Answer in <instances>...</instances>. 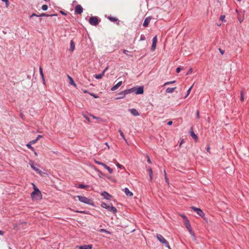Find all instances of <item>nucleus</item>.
Listing matches in <instances>:
<instances>
[{"label": "nucleus", "mask_w": 249, "mask_h": 249, "mask_svg": "<svg viewBox=\"0 0 249 249\" xmlns=\"http://www.w3.org/2000/svg\"><path fill=\"white\" fill-rule=\"evenodd\" d=\"M176 89V87H174V88H168L167 89H166L165 91L166 93H171L174 92V91L175 90V89Z\"/></svg>", "instance_id": "24"}, {"label": "nucleus", "mask_w": 249, "mask_h": 249, "mask_svg": "<svg viewBox=\"0 0 249 249\" xmlns=\"http://www.w3.org/2000/svg\"><path fill=\"white\" fill-rule=\"evenodd\" d=\"M125 195L127 196H132L133 194L130 192L127 188H125L124 190Z\"/></svg>", "instance_id": "21"}, {"label": "nucleus", "mask_w": 249, "mask_h": 249, "mask_svg": "<svg viewBox=\"0 0 249 249\" xmlns=\"http://www.w3.org/2000/svg\"><path fill=\"white\" fill-rule=\"evenodd\" d=\"M92 117H93L94 119H100V118H98V117H95V116H93V115H92Z\"/></svg>", "instance_id": "62"}, {"label": "nucleus", "mask_w": 249, "mask_h": 249, "mask_svg": "<svg viewBox=\"0 0 249 249\" xmlns=\"http://www.w3.org/2000/svg\"><path fill=\"white\" fill-rule=\"evenodd\" d=\"M207 151L208 152H209V151H210V147H209V146H208V147L207 148Z\"/></svg>", "instance_id": "64"}, {"label": "nucleus", "mask_w": 249, "mask_h": 249, "mask_svg": "<svg viewBox=\"0 0 249 249\" xmlns=\"http://www.w3.org/2000/svg\"><path fill=\"white\" fill-rule=\"evenodd\" d=\"M225 16L224 15H221L220 17V20L222 21L225 22L226 20H225Z\"/></svg>", "instance_id": "35"}, {"label": "nucleus", "mask_w": 249, "mask_h": 249, "mask_svg": "<svg viewBox=\"0 0 249 249\" xmlns=\"http://www.w3.org/2000/svg\"><path fill=\"white\" fill-rule=\"evenodd\" d=\"M129 111L133 115L135 116H137L140 115L139 112L135 108L130 109Z\"/></svg>", "instance_id": "17"}, {"label": "nucleus", "mask_w": 249, "mask_h": 249, "mask_svg": "<svg viewBox=\"0 0 249 249\" xmlns=\"http://www.w3.org/2000/svg\"><path fill=\"white\" fill-rule=\"evenodd\" d=\"M122 84V81L119 82L117 84H116L115 85H114L113 87L111 88V90L112 91L116 90L119 87H120L121 86Z\"/></svg>", "instance_id": "18"}, {"label": "nucleus", "mask_w": 249, "mask_h": 249, "mask_svg": "<svg viewBox=\"0 0 249 249\" xmlns=\"http://www.w3.org/2000/svg\"><path fill=\"white\" fill-rule=\"evenodd\" d=\"M193 72V69L192 68H190L188 71H187L186 75H189L191 74Z\"/></svg>", "instance_id": "39"}, {"label": "nucleus", "mask_w": 249, "mask_h": 249, "mask_svg": "<svg viewBox=\"0 0 249 249\" xmlns=\"http://www.w3.org/2000/svg\"><path fill=\"white\" fill-rule=\"evenodd\" d=\"M38 16H39V15H37L36 13H33V14H32L31 15L30 18H32L33 17H38Z\"/></svg>", "instance_id": "50"}, {"label": "nucleus", "mask_w": 249, "mask_h": 249, "mask_svg": "<svg viewBox=\"0 0 249 249\" xmlns=\"http://www.w3.org/2000/svg\"><path fill=\"white\" fill-rule=\"evenodd\" d=\"M157 238L158 240L163 244L165 247L170 249V247L169 245L168 242L160 234H157L156 235Z\"/></svg>", "instance_id": "4"}, {"label": "nucleus", "mask_w": 249, "mask_h": 249, "mask_svg": "<svg viewBox=\"0 0 249 249\" xmlns=\"http://www.w3.org/2000/svg\"><path fill=\"white\" fill-rule=\"evenodd\" d=\"M89 23L93 26H96L98 24L99 21L97 17H92L89 19Z\"/></svg>", "instance_id": "6"}, {"label": "nucleus", "mask_w": 249, "mask_h": 249, "mask_svg": "<svg viewBox=\"0 0 249 249\" xmlns=\"http://www.w3.org/2000/svg\"><path fill=\"white\" fill-rule=\"evenodd\" d=\"M108 19L111 22H117V24H118V25L119 24V21L118 20V19L116 17H112V16H110L108 17Z\"/></svg>", "instance_id": "16"}, {"label": "nucleus", "mask_w": 249, "mask_h": 249, "mask_svg": "<svg viewBox=\"0 0 249 249\" xmlns=\"http://www.w3.org/2000/svg\"><path fill=\"white\" fill-rule=\"evenodd\" d=\"M173 122L172 121H170L167 123V124L169 125H170L172 124Z\"/></svg>", "instance_id": "60"}, {"label": "nucleus", "mask_w": 249, "mask_h": 249, "mask_svg": "<svg viewBox=\"0 0 249 249\" xmlns=\"http://www.w3.org/2000/svg\"><path fill=\"white\" fill-rule=\"evenodd\" d=\"M136 89L135 93L136 94H142L143 93V87L142 86H140L138 88L135 87Z\"/></svg>", "instance_id": "8"}, {"label": "nucleus", "mask_w": 249, "mask_h": 249, "mask_svg": "<svg viewBox=\"0 0 249 249\" xmlns=\"http://www.w3.org/2000/svg\"><path fill=\"white\" fill-rule=\"evenodd\" d=\"M175 81H170V82H167L166 83H165L164 85H168V84H173L174 83H175Z\"/></svg>", "instance_id": "44"}, {"label": "nucleus", "mask_w": 249, "mask_h": 249, "mask_svg": "<svg viewBox=\"0 0 249 249\" xmlns=\"http://www.w3.org/2000/svg\"><path fill=\"white\" fill-rule=\"evenodd\" d=\"M75 49V43L73 40L71 41L70 51L73 52Z\"/></svg>", "instance_id": "23"}, {"label": "nucleus", "mask_w": 249, "mask_h": 249, "mask_svg": "<svg viewBox=\"0 0 249 249\" xmlns=\"http://www.w3.org/2000/svg\"><path fill=\"white\" fill-rule=\"evenodd\" d=\"M60 13L63 15H66L67 14L66 13H65L64 11H60Z\"/></svg>", "instance_id": "57"}, {"label": "nucleus", "mask_w": 249, "mask_h": 249, "mask_svg": "<svg viewBox=\"0 0 249 249\" xmlns=\"http://www.w3.org/2000/svg\"><path fill=\"white\" fill-rule=\"evenodd\" d=\"M119 132L121 136L122 137V138L126 142H127V141H126V140L125 138V136H124L123 132H122V131L121 129H119Z\"/></svg>", "instance_id": "27"}, {"label": "nucleus", "mask_w": 249, "mask_h": 249, "mask_svg": "<svg viewBox=\"0 0 249 249\" xmlns=\"http://www.w3.org/2000/svg\"><path fill=\"white\" fill-rule=\"evenodd\" d=\"M48 5L46 4H44L42 6L41 9L43 11H46L48 9Z\"/></svg>", "instance_id": "31"}, {"label": "nucleus", "mask_w": 249, "mask_h": 249, "mask_svg": "<svg viewBox=\"0 0 249 249\" xmlns=\"http://www.w3.org/2000/svg\"><path fill=\"white\" fill-rule=\"evenodd\" d=\"M149 177H150V181H152V178H153V174H149Z\"/></svg>", "instance_id": "53"}, {"label": "nucleus", "mask_w": 249, "mask_h": 249, "mask_svg": "<svg viewBox=\"0 0 249 249\" xmlns=\"http://www.w3.org/2000/svg\"><path fill=\"white\" fill-rule=\"evenodd\" d=\"M43 136L42 135H38L37 137H36V139L37 140H38L40 138H42Z\"/></svg>", "instance_id": "58"}, {"label": "nucleus", "mask_w": 249, "mask_h": 249, "mask_svg": "<svg viewBox=\"0 0 249 249\" xmlns=\"http://www.w3.org/2000/svg\"><path fill=\"white\" fill-rule=\"evenodd\" d=\"M185 226H186V228L187 229V230L189 231V232L191 234H193L192 230V228H191V225H190V224L189 223V221L185 223Z\"/></svg>", "instance_id": "19"}, {"label": "nucleus", "mask_w": 249, "mask_h": 249, "mask_svg": "<svg viewBox=\"0 0 249 249\" xmlns=\"http://www.w3.org/2000/svg\"><path fill=\"white\" fill-rule=\"evenodd\" d=\"M240 95H241V101L242 102H243L244 101V95H243V91H242L240 93Z\"/></svg>", "instance_id": "37"}, {"label": "nucleus", "mask_w": 249, "mask_h": 249, "mask_svg": "<svg viewBox=\"0 0 249 249\" xmlns=\"http://www.w3.org/2000/svg\"><path fill=\"white\" fill-rule=\"evenodd\" d=\"M183 141H184V140H182L180 142V143H179V146H181V145L182 144V143L183 142Z\"/></svg>", "instance_id": "63"}, {"label": "nucleus", "mask_w": 249, "mask_h": 249, "mask_svg": "<svg viewBox=\"0 0 249 249\" xmlns=\"http://www.w3.org/2000/svg\"><path fill=\"white\" fill-rule=\"evenodd\" d=\"M191 209L194 212H195L198 215H199L202 218L205 219V213L200 209L196 208L194 206L192 207Z\"/></svg>", "instance_id": "5"}, {"label": "nucleus", "mask_w": 249, "mask_h": 249, "mask_svg": "<svg viewBox=\"0 0 249 249\" xmlns=\"http://www.w3.org/2000/svg\"><path fill=\"white\" fill-rule=\"evenodd\" d=\"M181 71V68L180 67H178L176 69V71L178 73H179Z\"/></svg>", "instance_id": "51"}, {"label": "nucleus", "mask_w": 249, "mask_h": 249, "mask_svg": "<svg viewBox=\"0 0 249 249\" xmlns=\"http://www.w3.org/2000/svg\"><path fill=\"white\" fill-rule=\"evenodd\" d=\"M151 18L150 17H147L146 18H145L144 22L143 23V26L144 27H146L148 25V24L151 20Z\"/></svg>", "instance_id": "15"}, {"label": "nucleus", "mask_w": 249, "mask_h": 249, "mask_svg": "<svg viewBox=\"0 0 249 249\" xmlns=\"http://www.w3.org/2000/svg\"><path fill=\"white\" fill-rule=\"evenodd\" d=\"M57 14H47L46 13H42L40 15H39L38 17H53V16H57Z\"/></svg>", "instance_id": "20"}, {"label": "nucleus", "mask_w": 249, "mask_h": 249, "mask_svg": "<svg viewBox=\"0 0 249 249\" xmlns=\"http://www.w3.org/2000/svg\"><path fill=\"white\" fill-rule=\"evenodd\" d=\"M41 78L42 79V81L43 82V83L45 84V78L44 75L41 76Z\"/></svg>", "instance_id": "59"}, {"label": "nucleus", "mask_w": 249, "mask_h": 249, "mask_svg": "<svg viewBox=\"0 0 249 249\" xmlns=\"http://www.w3.org/2000/svg\"><path fill=\"white\" fill-rule=\"evenodd\" d=\"M116 165H117V166L118 167H119V168H121V169H122V168H124V167L122 165H121L120 164H119V163H117L116 164Z\"/></svg>", "instance_id": "48"}, {"label": "nucleus", "mask_w": 249, "mask_h": 249, "mask_svg": "<svg viewBox=\"0 0 249 249\" xmlns=\"http://www.w3.org/2000/svg\"><path fill=\"white\" fill-rule=\"evenodd\" d=\"M69 79H70V83L71 85L74 86L75 87H76V85L74 82L73 79L69 75H68Z\"/></svg>", "instance_id": "25"}, {"label": "nucleus", "mask_w": 249, "mask_h": 249, "mask_svg": "<svg viewBox=\"0 0 249 249\" xmlns=\"http://www.w3.org/2000/svg\"><path fill=\"white\" fill-rule=\"evenodd\" d=\"M190 135L193 137V138L195 140H197L198 137L197 135L194 133L193 130V128H192L191 130L190 131Z\"/></svg>", "instance_id": "22"}, {"label": "nucleus", "mask_w": 249, "mask_h": 249, "mask_svg": "<svg viewBox=\"0 0 249 249\" xmlns=\"http://www.w3.org/2000/svg\"><path fill=\"white\" fill-rule=\"evenodd\" d=\"M4 234V232L2 231H0V235H3Z\"/></svg>", "instance_id": "61"}, {"label": "nucleus", "mask_w": 249, "mask_h": 249, "mask_svg": "<svg viewBox=\"0 0 249 249\" xmlns=\"http://www.w3.org/2000/svg\"><path fill=\"white\" fill-rule=\"evenodd\" d=\"M84 118L89 122H90V119L89 117H87V116H86L85 115H83Z\"/></svg>", "instance_id": "49"}, {"label": "nucleus", "mask_w": 249, "mask_h": 249, "mask_svg": "<svg viewBox=\"0 0 249 249\" xmlns=\"http://www.w3.org/2000/svg\"><path fill=\"white\" fill-rule=\"evenodd\" d=\"M91 96H93L94 98H97L98 96L95 94H94V93H91L90 94Z\"/></svg>", "instance_id": "56"}, {"label": "nucleus", "mask_w": 249, "mask_h": 249, "mask_svg": "<svg viewBox=\"0 0 249 249\" xmlns=\"http://www.w3.org/2000/svg\"><path fill=\"white\" fill-rule=\"evenodd\" d=\"M108 69V67H107L106 69H105L103 71H102V72L99 74H95L94 75V77L96 78V79H101L103 76L105 74V72L107 71V70Z\"/></svg>", "instance_id": "10"}, {"label": "nucleus", "mask_w": 249, "mask_h": 249, "mask_svg": "<svg viewBox=\"0 0 249 249\" xmlns=\"http://www.w3.org/2000/svg\"><path fill=\"white\" fill-rule=\"evenodd\" d=\"M157 42V36H155L153 37L152 40V44L151 46V50L153 51L155 50L156 47V44Z\"/></svg>", "instance_id": "9"}, {"label": "nucleus", "mask_w": 249, "mask_h": 249, "mask_svg": "<svg viewBox=\"0 0 249 249\" xmlns=\"http://www.w3.org/2000/svg\"><path fill=\"white\" fill-rule=\"evenodd\" d=\"M100 231L101 232H105V233H107V234H110V232L108 231H107V230L104 229H101L100 230Z\"/></svg>", "instance_id": "29"}, {"label": "nucleus", "mask_w": 249, "mask_h": 249, "mask_svg": "<svg viewBox=\"0 0 249 249\" xmlns=\"http://www.w3.org/2000/svg\"><path fill=\"white\" fill-rule=\"evenodd\" d=\"M31 168L35 170L36 173L40 174L42 172L35 165V163L32 161V163L30 164Z\"/></svg>", "instance_id": "14"}, {"label": "nucleus", "mask_w": 249, "mask_h": 249, "mask_svg": "<svg viewBox=\"0 0 249 249\" xmlns=\"http://www.w3.org/2000/svg\"><path fill=\"white\" fill-rule=\"evenodd\" d=\"M107 210L108 211L112 212L114 214H116V213L117 212V209L112 206L111 204V206H108L107 207Z\"/></svg>", "instance_id": "11"}, {"label": "nucleus", "mask_w": 249, "mask_h": 249, "mask_svg": "<svg viewBox=\"0 0 249 249\" xmlns=\"http://www.w3.org/2000/svg\"><path fill=\"white\" fill-rule=\"evenodd\" d=\"M31 144L32 143H30V142L28 144H27L26 146L28 148H30V149H31L32 151H34V148L33 147H32L31 146Z\"/></svg>", "instance_id": "33"}, {"label": "nucleus", "mask_w": 249, "mask_h": 249, "mask_svg": "<svg viewBox=\"0 0 249 249\" xmlns=\"http://www.w3.org/2000/svg\"><path fill=\"white\" fill-rule=\"evenodd\" d=\"M76 248H78L79 249H91L92 248V245H85L83 246H77L76 247Z\"/></svg>", "instance_id": "12"}, {"label": "nucleus", "mask_w": 249, "mask_h": 249, "mask_svg": "<svg viewBox=\"0 0 249 249\" xmlns=\"http://www.w3.org/2000/svg\"><path fill=\"white\" fill-rule=\"evenodd\" d=\"M37 141H38V140H37L36 139H35V140H32V141H30L29 142H30V143H32V144H35V143H36Z\"/></svg>", "instance_id": "42"}, {"label": "nucleus", "mask_w": 249, "mask_h": 249, "mask_svg": "<svg viewBox=\"0 0 249 249\" xmlns=\"http://www.w3.org/2000/svg\"><path fill=\"white\" fill-rule=\"evenodd\" d=\"M135 89V88H132L131 89H125L120 92L118 93L119 96L117 97L116 99H121L124 98L126 94L134 92Z\"/></svg>", "instance_id": "1"}, {"label": "nucleus", "mask_w": 249, "mask_h": 249, "mask_svg": "<svg viewBox=\"0 0 249 249\" xmlns=\"http://www.w3.org/2000/svg\"><path fill=\"white\" fill-rule=\"evenodd\" d=\"M83 12V8L80 4H77L75 7V12L77 14H81Z\"/></svg>", "instance_id": "7"}, {"label": "nucleus", "mask_w": 249, "mask_h": 249, "mask_svg": "<svg viewBox=\"0 0 249 249\" xmlns=\"http://www.w3.org/2000/svg\"><path fill=\"white\" fill-rule=\"evenodd\" d=\"M181 216L183 218V219L185 221V223L186 222H189V220L187 218V217L185 215H183V214H182L181 215Z\"/></svg>", "instance_id": "36"}, {"label": "nucleus", "mask_w": 249, "mask_h": 249, "mask_svg": "<svg viewBox=\"0 0 249 249\" xmlns=\"http://www.w3.org/2000/svg\"><path fill=\"white\" fill-rule=\"evenodd\" d=\"M39 72H40L41 76L44 75V74L43 72V70H42V68H41V67H39Z\"/></svg>", "instance_id": "38"}, {"label": "nucleus", "mask_w": 249, "mask_h": 249, "mask_svg": "<svg viewBox=\"0 0 249 249\" xmlns=\"http://www.w3.org/2000/svg\"><path fill=\"white\" fill-rule=\"evenodd\" d=\"M77 197H78L79 200L81 202L89 204L90 205H94L93 201L91 199L86 197V196H78Z\"/></svg>", "instance_id": "3"}, {"label": "nucleus", "mask_w": 249, "mask_h": 249, "mask_svg": "<svg viewBox=\"0 0 249 249\" xmlns=\"http://www.w3.org/2000/svg\"><path fill=\"white\" fill-rule=\"evenodd\" d=\"M102 196H104V197L106 199H107V200H109L111 198H112V196L110 194H109L108 193H107V192H103L102 194H101Z\"/></svg>", "instance_id": "13"}, {"label": "nucleus", "mask_w": 249, "mask_h": 249, "mask_svg": "<svg viewBox=\"0 0 249 249\" xmlns=\"http://www.w3.org/2000/svg\"><path fill=\"white\" fill-rule=\"evenodd\" d=\"M145 40V37L143 35H142L140 37V41H143Z\"/></svg>", "instance_id": "41"}, {"label": "nucleus", "mask_w": 249, "mask_h": 249, "mask_svg": "<svg viewBox=\"0 0 249 249\" xmlns=\"http://www.w3.org/2000/svg\"><path fill=\"white\" fill-rule=\"evenodd\" d=\"M123 53H124V54H126V55H129V56H130V55H129V54L128 53H129V51H127V50H124V51H123ZM131 56H132V55H131Z\"/></svg>", "instance_id": "46"}, {"label": "nucleus", "mask_w": 249, "mask_h": 249, "mask_svg": "<svg viewBox=\"0 0 249 249\" xmlns=\"http://www.w3.org/2000/svg\"><path fill=\"white\" fill-rule=\"evenodd\" d=\"M101 207L107 209V207L108 206L107 203L105 202H102L101 205Z\"/></svg>", "instance_id": "30"}, {"label": "nucleus", "mask_w": 249, "mask_h": 249, "mask_svg": "<svg viewBox=\"0 0 249 249\" xmlns=\"http://www.w3.org/2000/svg\"><path fill=\"white\" fill-rule=\"evenodd\" d=\"M95 162H96L97 164H99V165H103V166H104V165L105 164V163H103V162H101V161H97V160H96V161H95Z\"/></svg>", "instance_id": "43"}, {"label": "nucleus", "mask_w": 249, "mask_h": 249, "mask_svg": "<svg viewBox=\"0 0 249 249\" xmlns=\"http://www.w3.org/2000/svg\"><path fill=\"white\" fill-rule=\"evenodd\" d=\"M147 162L149 163H151L152 162L149 158V157L148 156H147Z\"/></svg>", "instance_id": "54"}, {"label": "nucleus", "mask_w": 249, "mask_h": 249, "mask_svg": "<svg viewBox=\"0 0 249 249\" xmlns=\"http://www.w3.org/2000/svg\"><path fill=\"white\" fill-rule=\"evenodd\" d=\"M148 171H149V174H153L152 170L151 168H149V169H148Z\"/></svg>", "instance_id": "52"}, {"label": "nucleus", "mask_w": 249, "mask_h": 249, "mask_svg": "<svg viewBox=\"0 0 249 249\" xmlns=\"http://www.w3.org/2000/svg\"><path fill=\"white\" fill-rule=\"evenodd\" d=\"M1 0L3 2H5V4H6V7H8L9 6V2L8 0Z\"/></svg>", "instance_id": "40"}, {"label": "nucleus", "mask_w": 249, "mask_h": 249, "mask_svg": "<svg viewBox=\"0 0 249 249\" xmlns=\"http://www.w3.org/2000/svg\"><path fill=\"white\" fill-rule=\"evenodd\" d=\"M76 212L77 213H88V212L84 211H76Z\"/></svg>", "instance_id": "45"}, {"label": "nucleus", "mask_w": 249, "mask_h": 249, "mask_svg": "<svg viewBox=\"0 0 249 249\" xmlns=\"http://www.w3.org/2000/svg\"><path fill=\"white\" fill-rule=\"evenodd\" d=\"M31 197L32 198H36L37 199H40L42 198V195L39 190L34 185V190L31 193Z\"/></svg>", "instance_id": "2"}, {"label": "nucleus", "mask_w": 249, "mask_h": 249, "mask_svg": "<svg viewBox=\"0 0 249 249\" xmlns=\"http://www.w3.org/2000/svg\"><path fill=\"white\" fill-rule=\"evenodd\" d=\"M164 176H165V181H166V182L168 184H169V180H168V178H167V175H166V172H165V171L164 170Z\"/></svg>", "instance_id": "34"}, {"label": "nucleus", "mask_w": 249, "mask_h": 249, "mask_svg": "<svg viewBox=\"0 0 249 249\" xmlns=\"http://www.w3.org/2000/svg\"><path fill=\"white\" fill-rule=\"evenodd\" d=\"M89 187V185H84L82 184H79V186H78V188H81V189H85Z\"/></svg>", "instance_id": "28"}, {"label": "nucleus", "mask_w": 249, "mask_h": 249, "mask_svg": "<svg viewBox=\"0 0 249 249\" xmlns=\"http://www.w3.org/2000/svg\"><path fill=\"white\" fill-rule=\"evenodd\" d=\"M196 117L198 119L199 118V111L198 110H197L196 111Z\"/></svg>", "instance_id": "55"}, {"label": "nucleus", "mask_w": 249, "mask_h": 249, "mask_svg": "<svg viewBox=\"0 0 249 249\" xmlns=\"http://www.w3.org/2000/svg\"><path fill=\"white\" fill-rule=\"evenodd\" d=\"M218 50L222 55L224 54L225 52L224 50H222L221 48H219Z\"/></svg>", "instance_id": "47"}, {"label": "nucleus", "mask_w": 249, "mask_h": 249, "mask_svg": "<svg viewBox=\"0 0 249 249\" xmlns=\"http://www.w3.org/2000/svg\"><path fill=\"white\" fill-rule=\"evenodd\" d=\"M104 167L107 170V171H108V172L110 173V174H111L113 172V170L112 169L110 168L109 166H107L106 164L104 165Z\"/></svg>", "instance_id": "26"}, {"label": "nucleus", "mask_w": 249, "mask_h": 249, "mask_svg": "<svg viewBox=\"0 0 249 249\" xmlns=\"http://www.w3.org/2000/svg\"><path fill=\"white\" fill-rule=\"evenodd\" d=\"M193 85H192L187 90V94L185 96V98H186L190 94V91L192 89V87H193Z\"/></svg>", "instance_id": "32"}]
</instances>
